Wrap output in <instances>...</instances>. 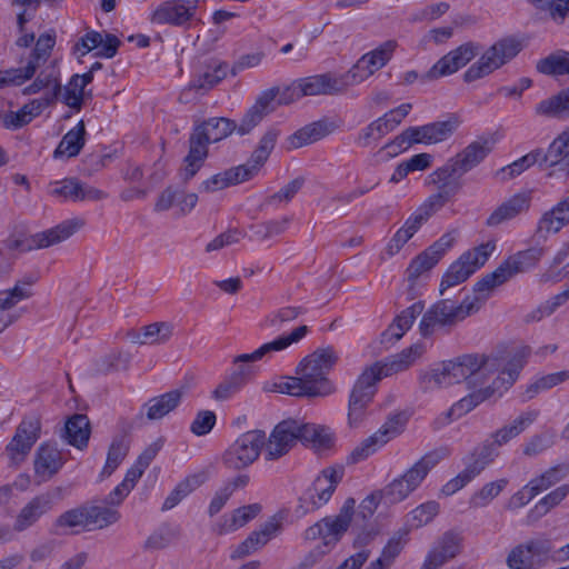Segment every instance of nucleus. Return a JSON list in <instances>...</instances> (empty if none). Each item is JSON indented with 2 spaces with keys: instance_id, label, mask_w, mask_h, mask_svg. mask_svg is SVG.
<instances>
[{
  "instance_id": "nucleus-21",
  "label": "nucleus",
  "mask_w": 569,
  "mask_h": 569,
  "mask_svg": "<svg viewBox=\"0 0 569 569\" xmlns=\"http://www.w3.org/2000/svg\"><path fill=\"white\" fill-rule=\"evenodd\" d=\"M86 226V220L74 217L62 221L56 227L38 232L31 238V243L23 247L24 250L43 249L61 243L80 231Z\"/></svg>"
},
{
  "instance_id": "nucleus-53",
  "label": "nucleus",
  "mask_w": 569,
  "mask_h": 569,
  "mask_svg": "<svg viewBox=\"0 0 569 569\" xmlns=\"http://www.w3.org/2000/svg\"><path fill=\"white\" fill-rule=\"evenodd\" d=\"M540 156V149L532 150L531 152L525 154L512 163L501 168L497 171L496 176L502 180L507 181L520 176L523 171L532 167L533 164L542 166Z\"/></svg>"
},
{
  "instance_id": "nucleus-60",
  "label": "nucleus",
  "mask_w": 569,
  "mask_h": 569,
  "mask_svg": "<svg viewBox=\"0 0 569 569\" xmlns=\"http://www.w3.org/2000/svg\"><path fill=\"white\" fill-rule=\"evenodd\" d=\"M423 352L421 345H413L410 348L393 356L390 360L382 362L387 373L392 376L408 369Z\"/></svg>"
},
{
  "instance_id": "nucleus-18",
  "label": "nucleus",
  "mask_w": 569,
  "mask_h": 569,
  "mask_svg": "<svg viewBox=\"0 0 569 569\" xmlns=\"http://www.w3.org/2000/svg\"><path fill=\"white\" fill-rule=\"evenodd\" d=\"M477 53V47L472 43L461 44L440 58L420 79L428 82L450 76L470 62Z\"/></svg>"
},
{
  "instance_id": "nucleus-37",
  "label": "nucleus",
  "mask_w": 569,
  "mask_h": 569,
  "mask_svg": "<svg viewBox=\"0 0 569 569\" xmlns=\"http://www.w3.org/2000/svg\"><path fill=\"white\" fill-rule=\"evenodd\" d=\"M90 433L91 429L88 417L77 413L66 421L61 437L70 446L82 450L88 446Z\"/></svg>"
},
{
  "instance_id": "nucleus-5",
  "label": "nucleus",
  "mask_w": 569,
  "mask_h": 569,
  "mask_svg": "<svg viewBox=\"0 0 569 569\" xmlns=\"http://www.w3.org/2000/svg\"><path fill=\"white\" fill-rule=\"evenodd\" d=\"M279 136L280 131L276 128L267 130L246 164L230 168L210 177L201 183L200 190L216 192L251 179L269 158Z\"/></svg>"
},
{
  "instance_id": "nucleus-35",
  "label": "nucleus",
  "mask_w": 569,
  "mask_h": 569,
  "mask_svg": "<svg viewBox=\"0 0 569 569\" xmlns=\"http://www.w3.org/2000/svg\"><path fill=\"white\" fill-rule=\"evenodd\" d=\"M335 128L333 123L323 120L309 123L287 139L288 148L298 149L315 143L333 132Z\"/></svg>"
},
{
  "instance_id": "nucleus-13",
  "label": "nucleus",
  "mask_w": 569,
  "mask_h": 569,
  "mask_svg": "<svg viewBox=\"0 0 569 569\" xmlns=\"http://www.w3.org/2000/svg\"><path fill=\"white\" fill-rule=\"evenodd\" d=\"M408 422V415L405 411L395 412L388 416L382 426L371 436L362 440L349 456V461L357 463L367 459L379 448L402 433Z\"/></svg>"
},
{
  "instance_id": "nucleus-42",
  "label": "nucleus",
  "mask_w": 569,
  "mask_h": 569,
  "mask_svg": "<svg viewBox=\"0 0 569 569\" xmlns=\"http://www.w3.org/2000/svg\"><path fill=\"white\" fill-rule=\"evenodd\" d=\"M86 124L83 120H80L77 126L70 129L61 139L58 147L53 152V157H67L72 158L80 153L81 149L86 143Z\"/></svg>"
},
{
  "instance_id": "nucleus-12",
  "label": "nucleus",
  "mask_w": 569,
  "mask_h": 569,
  "mask_svg": "<svg viewBox=\"0 0 569 569\" xmlns=\"http://www.w3.org/2000/svg\"><path fill=\"white\" fill-rule=\"evenodd\" d=\"M266 443L262 430H249L240 435L224 451L223 463L233 470H241L252 465L260 456Z\"/></svg>"
},
{
  "instance_id": "nucleus-57",
  "label": "nucleus",
  "mask_w": 569,
  "mask_h": 569,
  "mask_svg": "<svg viewBox=\"0 0 569 569\" xmlns=\"http://www.w3.org/2000/svg\"><path fill=\"white\" fill-rule=\"evenodd\" d=\"M499 446L492 439V441H486L480 447L475 449L471 461L467 466V468L472 471V473L477 477L488 465L493 462V460L498 457Z\"/></svg>"
},
{
  "instance_id": "nucleus-11",
  "label": "nucleus",
  "mask_w": 569,
  "mask_h": 569,
  "mask_svg": "<svg viewBox=\"0 0 569 569\" xmlns=\"http://www.w3.org/2000/svg\"><path fill=\"white\" fill-rule=\"evenodd\" d=\"M41 436V419L39 416L24 417L17 426L14 433L4 448L10 467L22 465L31 452V449Z\"/></svg>"
},
{
  "instance_id": "nucleus-63",
  "label": "nucleus",
  "mask_w": 569,
  "mask_h": 569,
  "mask_svg": "<svg viewBox=\"0 0 569 569\" xmlns=\"http://www.w3.org/2000/svg\"><path fill=\"white\" fill-rule=\"evenodd\" d=\"M569 380V370H562L555 373H549L538 378L535 382L528 386L526 393L531 399L541 391L551 389Z\"/></svg>"
},
{
  "instance_id": "nucleus-31",
  "label": "nucleus",
  "mask_w": 569,
  "mask_h": 569,
  "mask_svg": "<svg viewBox=\"0 0 569 569\" xmlns=\"http://www.w3.org/2000/svg\"><path fill=\"white\" fill-rule=\"evenodd\" d=\"M356 501L349 498L343 503L340 512L336 517H326L325 531H326V548L337 543L342 535L348 530L352 515L355 511Z\"/></svg>"
},
{
  "instance_id": "nucleus-10",
  "label": "nucleus",
  "mask_w": 569,
  "mask_h": 569,
  "mask_svg": "<svg viewBox=\"0 0 569 569\" xmlns=\"http://www.w3.org/2000/svg\"><path fill=\"white\" fill-rule=\"evenodd\" d=\"M521 50V43L515 39L506 38L491 46L477 62L471 64L463 73L466 82H473L489 76L495 70L515 58Z\"/></svg>"
},
{
  "instance_id": "nucleus-36",
  "label": "nucleus",
  "mask_w": 569,
  "mask_h": 569,
  "mask_svg": "<svg viewBox=\"0 0 569 569\" xmlns=\"http://www.w3.org/2000/svg\"><path fill=\"white\" fill-rule=\"evenodd\" d=\"M509 279H511L510 273H508L501 263L495 271L486 274L481 280H479L473 287L475 296L467 297L465 300L472 302L476 306L477 312L481 305L489 298L490 293Z\"/></svg>"
},
{
  "instance_id": "nucleus-52",
  "label": "nucleus",
  "mask_w": 569,
  "mask_h": 569,
  "mask_svg": "<svg viewBox=\"0 0 569 569\" xmlns=\"http://www.w3.org/2000/svg\"><path fill=\"white\" fill-rule=\"evenodd\" d=\"M79 527H88V518L86 517L84 506L73 508L61 513L53 523L52 532L60 536Z\"/></svg>"
},
{
  "instance_id": "nucleus-1",
  "label": "nucleus",
  "mask_w": 569,
  "mask_h": 569,
  "mask_svg": "<svg viewBox=\"0 0 569 569\" xmlns=\"http://www.w3.org/2000/svg\"><path fill=\"white\" fill-rule=\"evenodd\" d=\"M516 352L510 357L498 355H462L445 361L421 375L420 386L423 391H432L465 381L469 389L485 387L495 377L511 367Z\"/></svg>"
},
{
  "instance_id": "nucleus-41",
  "label": "nucleus",
  "mask_w": 569,
  "mask_h": 569,
  "mask_svg": "<svg viewBox=\"0 0 569 569\" xmlns=\"http://www.w3.org/2000/svg\"><path fill=\"white\" fill-rule=\"evenodd\" d=\"M299 440L308 442L317 451H325L333 446V433L329 428L315 423L298 421Z\"/></svg>"
},
{
  "instance_id": "nucleus-56",
  "label": "nucleus",
  "mask_w": 569,
  "mask_h": 569,
  "mask_svg": "<svg viewBox=\"0 0 569 569\" xmlns=\"http://www.w3.org/2000/svg\"><path fill=\"white\" fill-rule=\"evenodd\" d=\"M274 391L293 397H320L316 389L303 379L302 376L288 377L278 383H274Z\"/></svg>"
},
{
  "instance_id": "nucleus-28",
  "label": "nucleus",
  "mask_w": 569,
  "mask_h": 569,
  "mask_svg": "<svg viewBox=\"0 0 569 569\" xmlns=\"http://www.w3.org/2000/svg\"><path fill=\"white\" fill-rule=\"evenodd\" d=\"M277 90H264L243 116L238 131L240 134L250 132L262 119L274 110Z\"/></svg>"
},
{
  "instance_id": "nucleus-45",
  "label": "nucleus",
  "mask_w": 569,
  "mask_h": 569,
  "mask_svg": "<svg viewBox=\"0 0 569 569\" xmlns=\"http://www.w3.org/2000/svg\"><path fill=\"white\" fill-rule=\"evenodd\" d=\"M535 111L538 116L547 118H569V87L540 101Z\"/></svg>"
},
{
  "instance_id": "nucleus-38",
  "label": "nucleus",
  "mask_w": 569,
  "mask_h": 569,
  "mask_svg": "<svg viewBox=\"0 0 569 569\" xmlns=\"http://www.w3.org/2000/svg\"><path fill=\"white\" fill-rule=\"evenodd\" d=\"M540 156L546 169L561 166V169L566 170L569 166V161H566L569 157V128L562 131L546 151L540 149Z\"/></svg>"
},
{
  "instance_id": "nucleus-46",
  "label": "nucleus",
  "mask_w": 569,
  "mask_h": 569,
  "mask_svg": "<svg viewBox=\"0 0 569 569\" xmlns=\"http://www.w3.org/2000/svg\"><path fill=\"white\" fill-rule=\"evenodd\" d=\"M442 208V200L440 196H430L421 206H419L412 214L405 221L402 228L413 237L421 226L428 219Z\"/></svg>"
},
{
  "instance_id": "nucleus-54",
  "label": "nucleus",
  "mask_w": 569,
  "mask_h": 569,
  "mask_svg": "<svg viewBox=\"0 0 569 569\" xmlns=\"http://www.w3.org/2000/svg\"><path fill=\"white\" fill-rule=\"evenodd\" d=\"M507 485L508 480L505 478L485 483L470 497V508L481 509L489 506L505 490Z\"/></svg>"
},
{
  "instance_id": "nucleus-55",
  "label": "nucleus",
  "mask_w": 569,
  "mask_h": 569,
  "mask_svg": "<svg viewBox=\"0 0 569 569\" xmlns=\"http://www.w3.org/2000/svg\"><path fill=\"white\" fill-rule=\"evenodd\" d=\"M144 470L138 465H133L126 473L124 479L111 491L104 499V503L119 506L129 492L134 488L137 481L141 478Z\"/></svg>"
},
{
  "instance_id": "nucleus-8",
  "label": "nucleus",
  "mask_w": 569,
  "mask_h": 569,
  "mask_svg": "<svg viewBox=\"0 0 569 569\" xmlns=\"http://www.w3.org/2000/svg\"><path fill=\"white\" fill-rule=\"evenodd\" d=\"M475 312L476 306L470 301L463 299L456 303L450 299H441L423 313L419 322V332L427 338L441 330H449Z\"/></svg>"
},
{
  "instance_id": "nucleus-27",
  "label": "nucleus",
  "mask_w": 569,
  "mask_h": 569,
  "mask_svg": "<svg viewBox=\"0 0 569 569\" xmlns=\"http://www.w3.org/2000/svg\"><path fill=\"white\" fill-rule=\"evenodd\" d=\"M64 463L61 451L50 442L41 443L33 460L34 473L42 479L52 478Z\"/></svg>"
},
{
  "instance_id": "nucleus-2",
  "label": "nucleus",
  "mask_w": 569,
  "mask_h": 569,
  "mask_svg": "<svg viewBox=\"0 0 569 569\" xmlns=\"http://www.w3.org/2000/svg\"><path fill=\"white\" fill-rule=\"evenodd\" d=\"M450 456V450L446 447L435 449L423 455L401 476L395 478L381 491L368 496L361 502L363 516H371L376 511L381 499L390 503H397L405 500L417 490L423 482L428 473L443 459Z\"/></svg>"
},
{
  "instance_id": "nucleus-22",
  "label": "nucleus",
  "mask_w": 569,
  "mask_h": 569,
  "mask_svg": "<svg viewBox=\"0 0 569 569\" xmlns=\"http://www.w3.org/2000/svg\"><path fill=\"white\" fill-rule=\"evenodd\" d=\"M302 97L336 96L347 91L345 77L337 78L331 73H321L297 80Z\"/></svg>"
},
{
  "instance_id": "nucleus-43",
  "label": "nucleus",
  "mask_w": 569,
  "mask_h": 569,
  "mask_svg": "<svg viewBox=\"0 0 569 569\" xmlns=\"http://www.w3.org/2000/svg\"><path fill=\"white\" fill-rule=\"evenodd\" d=\"M54 43L56 38L53 34L43 33L38 38L27 66L21 68L22 78L31 79L34 76L40 66L43 64L50 57Z\"/></svg>"
},
{
  "instance_id": "nucleus-3",
  "label": "nucleus",
  "mask_w": 569,
  "mask_h": 569,
  "mask_svg": "<svg viewBox=\"0 0 569 569\" xmlns=\"http://www.w3.org/2000/svg\"><path fill=\"white\" fill-rule=\"evenodd\" d=\"M308 331L309 329L307 326H299L295 328L289 335L278 337L273 341L262 345L251 353H242L236 356L232 360L233 365L241 366H239V368L234 372L224 378L216 387V389L211 393L212 399L217 401H226L230 399L233 395L239 392L246 386L249 379V376L251 373L250 367L244 365L259 361L263 357L270 355L271 352H279L287 349L293 343H298L306 337Z\"/></svg>"
},
{
  "instance_id": "nucleus-39",
  "label": "nucleus",
  "mask_w": 569,
  "mask_h": 569,
  "mask_svg": "<svg viewBox=\"0 0 569 569\" xmlns=\"http://www.w3.org/2000/svg\"><path fill=\"white\" fill-rule=\"evenodd\" d=\"M423 311V305L416 302L403 310L382 333L383 342H396L410 329L415 319Z\"/></svg>"
},
{
  "instance_id": "nucleus-34",
  "label": "nucleus",
  "mask_w": 569,
  "mask_h": 569,
  "mask_svg": "<svg viewBox=\"0 0 569 569\" xmlns=\"http://www.w3.org/2000/svg\"><path fill=\"white\" fill-rule=\"evenodd\" d=\"M458 127L455 118L421 127H411L417 143L433 144L448 139Z\"/></svg>"
},
{
  "instance_id": "nucleus-24",
  "label": "nucleus",
  "mask_w": 569,
  "mask_h": 569,
  "mask_svg": "<svg viewBox=\"0 0 569 569\" xmlns=\"http://www.w3.org/2000/svg\"><path fill=\"white\" fill-rule=\"evenodd\" d=\"M567 226H569V194L540 216L535 233L539 238H547L549 234L559 233Z\"/></svg>"
},
{
  "instance_id": "nucleus-16",
  "label": "nucleus",
  "mask_w": 569,
  "mask_h": 569,
  "mask_svg": "<svg viewBox=\"0 0 569 569\" xmlns=\"http://www.w3.org/2000/svg\"><path fill=\"white\" fill-rule=\"evenodd\" d=\"M397 47L395 40H388L375 50L363 54L357 63L343 74L348 88L361 83L383 68L391 59Z\"/></svg>"
},
{
  "instance_id": "nucleus-26",
  "label": "nucleus",
  "mask_w": 569,
  "mask_h": 569,
  "mask_svg": "<svg viewBox=\"0 0 569 569\" xmlns=\"http://www.w3.org/2000/svg\"><path fill=\"white\" fill-rule=\"evenodd\" d=\"M530 206L531 196L529 192L516 193L498 206L488 217L486 223L488 227H497L526 213L529 211Z\"/></svg>"
},
{
  "instance_id": "nucleus-50",
  "label": "nucleus",
  "mask_w": 569,
  "mask_h": 569,
  "mask_svg": "<svg viewBox=\"0 0 569 569\" xmlns=\"http://www.w3.org/2000/svg\"><path fill=\"white\" fill-rule=\"evenodd\" d=\"M538 417L537 411H527L518 416L511 423L492 433V439L501 447L523 432Z\"/></svg>"
},
{
  "instance_id": "nucleus-48",
  "label": "nucleus",
  "mask_w": 569,
  "mask_h": 569,
  "mask_svg": "<svg viewBox=\"0 0 569 569\" xmlns=\"http://www.w3.org/2000/svg\"><path fill=\"white\" fill-rule=\"evenodd\" d=\"M260 511L261 506L258 503L248 505L236 509L232 513L222 518V521L218 525V533L223 535L242 528L250 520L254 519Z\"/></svg>"
},
{
  "instance_id": "nucleus-51",
  "label": "nucleus",
  "mask_w": 569,
  "mask_h": 569,
  "mask_svg": "<svg viewBox=\"0 0 569 569\" xmlns=\"http://www.w3.org/2000/svg\"><path fill=\"white\" fill-rule=\"evenodd\" d=\"M107 506H84L86 517L88 518V527L103 529L119 521L120 513L117 509Z\"/></svg>"
},
{
  "instance_id": "nucleus-17",
  "label": "nucleus",
  "mask_w": 569,
  "mask_h": 569,
  "mask_svg": "<svg viewBox=\"0 0 569 569\" xmlns=\"http://www.w3.org/2000/svg\"><path fill=\"white\" fill-rule=\"evenodd\" d=\"M299 430L298 420L287 419L279 422L269 438H266V460L273 461L287 455L299 440Z\"/></svg>"
},
{
  "instance_id": "nucleus-64",
  "label": "nucleus",
  "mask_w": 569,
  "mask_h": 569,
  "mask_svg": "<svg viewBox=\"0 0 569 569\" xmlns=\"http://www.w3.org/2000/svg\"><path fill=\"white\" fill-rule=\"evenodd\" d=\"M415 143H417L416 138L410 127L398 134L392 141L387 143L379 153L382 154L385 159H391Z\"/></svg>"
},
{
  "instance_id": "nucleus-62",
  "label": "nucleus",
  "mask_w": 569,
  "mask_h": 569,
  "mask_svg": "<svg viewBox=\"0 0 569 569\" xmlns=\"http://www.w3.org/2000/svg\"><path fill=\"white\" fill-rule=\"evenodd\" d=\"M389 377L382 361L367 366L356 381V386L376 393V385L383 378Z\"/></svg>"
},
{
  "instance_id": "nucleus-30",
  "label": "nucleus",
  "mask_w": 569,
  "mask_h": 569,
  "mask_svg": "<svg viewBox=\"0 0 569 569\" xmlns=\"http://www.w3.org/2000/svg\"><path fill=\"white\" fill-rule=\"evenodd\" d=\"M341 479V471L333 468L325 469L313 481L312 487L308 490V499L315 508H319L327 503L331 498L337 483Z\"/></svg>"
},
{
  "instance_id": "nucleus-44",
  "label": "nucleus",
  "mask_w": 569,
  "mask_h": 569,
  "mask_svg": "<svg viewBox=\"0 0 569 569\" xmlns=\"http://www.w3.org/2000/svg\"><path fill=\"white\" fill-rule=\"evenodd\" d=\"M545 249L542 247H531L510 256L502 262L505 269L510 273V278L533 268L542 258Z\"/></svg>"
},
{
  "instance_id": "nucleus-7",
  "label": "nucleus",
  "mask_w": 569,
  "mask_h": 569,
  "mask_svg": "<svg viewBox=\"0 0 569 569\" xmlns=\"http://www.w3.org/2000/svg\"><path fill=\"white\" fill-rule=\"evenodd\" d=\"M475 312L476 306L470 301L463 299L456 303L450 299H441L423 313L419 322V332L427 338L441 330H449Z\"/></svg>"
},
{
  "instance_id": "nucleus-59",
  "label": "nucleus",
  "mask_w": 569,
  "mask_h": 569,
  "mask_svg": "<svg viewBox=\"0 0 569 569\" xmlns=\"http://www.w3.org/2000/svg\"><path fill=\"white\" fill-rule=\"evenodd\" d=\"M129 452V441L124 437L117 438L109 447L101 478H108L119 467Z\"/></svg>"
},
{
  "instance_id": "nucleus-29",
  "label": "nucleus",
  "mask_w": 569,
  "mask_h": 569,
  "mask_svg": "<svg viewBox=\"0 0 569 569\" xmlns=\"http://www.w3.org/2000/svg\"><path fill=\"white\" fill-rule=\"evenodd\" d=\"M280 529L281 523L274 518L267 521L259 530L251 532L250 536L232 551L231 558L241 559L252 553L276 537Z\"/></svg>"
},
{
  "instance_id": "nucleus-58",
  "label": "nucleus",
  "mask_w": 569,
  "mask_h": 569,
  "mask_svg": "<svg viewBox=\"0 0 569 569\" xmlns=\"http://www.w3.org/2000/svg\"><path fill=\"white\" fill-rule=\"evenodd\" d=\"M490 152L487 142L475 141L456 156L465 173L477 167Z\"/></svg>"
},
{
  "instance_id": "nucleus-15",
  "label": "nucleus",
  "mask_w": 569,
  "mask_h": 569,
  "mask_svg": "<svg viewBox=\"0 0 569 569\" xmlns=\"http://www.w3.org/2000/svg\"><path fill=\"white\" fill-rule=\"evenodd\" d=\"M552 546L546 538H531L513 546L506 556L508 569H540L550 556Z\"/></svg>"
},
{
  "instance_id": "nucleus-9",
  "label": "nucleus",
  "mask_w": 569,
  "mask_h": 569,
  "mask_svg": "<svg viewBox=\"0 0 569 569\" xmlns=\"http://www.w3.org/2000/svg\"><path fill=\"white\" fill-rule=\"evenodd\" d=\"M338 361V355L331 347L318 348L305 357L298 368L300 375L309 381L320 397L328 396L335 391V387L327 378L329 371Z\"/></svg>"
},
{
  "instance_id": "nucleus-20",
  "label": "nucleus",
  "mask_w": 569,
  "mask_h": 569,
  "mask_svg": "<svg viewBox=\"0 0 569 569\" xmlns=\"http://www.w3.org/2000/svg\"><path fill=\"white\" fill-rule=\"evenodd\" d=\"M463 174V169L456 157H453L429 176V182L439 188V192L433 196L441 197L442 207L461 189L460 178Z\"/></svg>"
},
{
  "instance_id": "nucleus-19",
  "label": "nucleus",
  "mask_w": 569,
  "mask_h": 569,
  "mask_svg": "<svg viewBox=\"0 0 569 569\" xmlns=\"http://www.w3.org/2000/svg\"><path fill=\"white\" fill-rule=\"evenodd\" d=\"M455 240L456 231H449L417 256L407 269L408 280L415 282L420 276L430 271L452 246Z\"/></svg>"
},
{
  "instance_id": "nucleus-4",
  "label": "nucleus",
  "mask_w": 569,
  "mask_h": 569,
  "mask_svg": "<svg viewBox=\"0 0 569 569\" xmlns=\"http://www.w3.org/2000/svg\"><path fill=\"white\" fill-rule=\"evenodd\" d=\"M237 129L228 118H210L198 123L189 138V152L183 159L180 177L183 182L191 180L208 157V144L218 142Z\"/></svg>"
},
{
  "instance_id": "nucleus-33",
  "label": "nucleus",
  "mask_w": 569,
  "mask_h": 569,
  "mask_svg": "<svg viewBox=\"0 0 569 569\" xmlns=\"http://www.w3.org/2000/svg\"><path fill=\"white\" fill-rule=\"evenodd\" d=\"M51 103H53L52 97L33 99L29 103H26L20 110L6 113L2 117V123L7 129L22 128L30 123L34 117H38L43 111V109Z\"/></svg>"
},
{
  "instance_id": "nucleus-6",
  "label": "nucleus",
  "mask_w": 569,
  "mask_h": 569,
  "mask_svg": "<svg viewBox=\"0 0 569 569\" xmlns=\"http://www.w3.org/2000/svg\"><path fill=\"white\" fill-rule=\"evenodd\" d=\"M528 355V348L518 350L516 352V358L510 363L511 367H509L507 371L499 373L487 386L472 389L473 391L471 393L460 399L451 407V409L448 411V417H461L471 411L479 403L492 397H501L517 380Z\"/></svg>"
},
{
  "instance_id": "nucleus-14",
  "label": "nucleus",
  "mask_w": 569,
  "mask_h": 569,
  "mask_svg": "<svg viewBox=\"0 0 569 569\" xmlns=\"http://www.w3.org/2000/svg\"><path fill=\"white\" fill-rule=\"evenodd\" d=\"M495 248L493 242H487L463 253L443 274L440 293L443 296L447 289L466 281L478 268L485 264Z\"/></svg>"
},
{
  "instance_id": "nucleus-61",
  "label": "nucleus",
  "mask_w": 569,
  "mask_h": 569,
  "mask_svg": "<svg viewBox=\"0 0 569 569\" xmlns=\"http://www.w3.org/2000/svg\"><path fill=\"white\" fill-rule=\"evenodd\" d=\"M537 70L545 74H569V53H555L537 62Z\"/></svg>"
},
{
  "instance_id": "nucleus-49",
  "label": "nucleus",
  "mask_w": 569,
  "mask_h": 569,
  "mask_svg": "<svg viewBox=\"0 0 569 569\" xmlns=\"http://www.w3.org/2000/svg\"><path fill=\"white\" fill-rule=\"evenodd\" d=\"M569 473V462L560 463L555 467L549 468L539 477L533 478L530 482L525 487V490L528 491L529 498H533L539 492L547 490L555 483L562 480Z\"/></svg>"
},
{
  "instance_id": "nucleus-47",
  "label": "nucleus",
  "mask_w": 569,
  "mask_h": 569,
  "mask_svg": "<svg viewBox=\"0 0 569 569\" xmlns=\"http://www.w3.org/2000/svg\"><path fill=\"white\" fill-rule=\"evenodd\" d=\"M183 396V391L174 389L159 397L152 398L147 403V417L149 420H159L174 410Z\"/></svg>"
},
{
  "instance_id": "nucleus-25",
  "label": "nucleus",
  "mask_w": 569,
  "mask_h": 569,
  "mask_svg": "<svg viewBox=\"0 0 569 569\" xmlns=\"http://www.w3.org/2000/svg\"><path fill=\"white\" fill-rule=\"evenodd\" d=\"M53 507L52 497L49 493H42L33 497L18 512L13 530L23 532L36 525L42 516L49 512Z\"/></svg>"
},
{
  "instance_id": "nucleus-32",
  "label": "nucleus",
  "mask_w": 569,
  "mask_h": 569,
  "mask_svg": "<svg viewBox=\"0 0 569 569\" xmlns=\"http://www.w3.org/2000/svg\"><path fill=\"white\" fill-rule=\"evenodd\" d=\"M173 335V325L166 321L153 322L141 327L139 330L128 332L132 343L136 345H163L168 342Z\"/></svg>"
},
{
  "instance_id": "nucleus-23",
  "label": "nucleus",
  "mask_w": 569,
  "mask_h": 569,
  "mask_svg": "<svg viewBox=\"0 0 569 569\" xmlns=\"http://www.w3.org/2000/svg\"><path fill=\"white\" fill-rule=\"evenodd\" d=\"M196 4L190 1L170 0L161 3L152 13L154 24L183 26L196 13Z\"/></svg>"
},
{
  "instance_id": "nucleus-40",
  "label": "nucleus",
  "mask_w": 569,
  "mask_h": 569,
  "mask_svg": "<svg viewBox=\"0 0 569 569\" xmlns=\"http://www.w3.org/2000/svg\"><path fill=\"white\" fill-rule=\"evenodd\" d=\"M375 393L353 386L348 401V423L352 428L359 427L366 418L367 409Z\"/></svg>"
}]
</instances>
